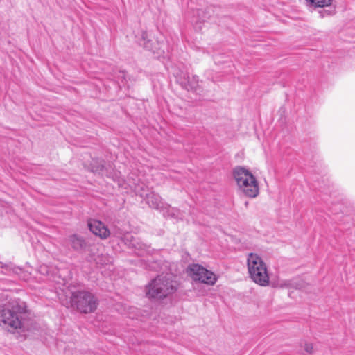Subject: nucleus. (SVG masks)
<instances>
[{
    "instance_id": "1",
    "label": "nucleus",
    "mask_w": 355,
    "mask_h": 355,
    "mask_svg": "<svg viewBox=\"0 0 355 355\" xmlns=\"http://www.w3.org/2000/svg\"><path fill=\"white\" fill-rule=\"evenodd\" d=\"M31 312L26 303L14 298L6 304H0V327L10 332L28 331L32 328Z\"/></svg>"
},
{
    "instance_id": "2",
    "label": "nucleus",
    "mask_w": 355,
    "mask_h": 355,
    "mask_svg": "<svg viewBox=\"0 0 355 355\" xmlns=\"http://www.w3.org/2000/svg\"><path fill=\"white\" fill-rule=\"evenodd\" d=\"M178 286V282L171 275H159L147 286L146 295L149 298L163 299L174 293Z\"/></svg>"
},
{
    "instance_id": "3",
    "label": "nucleus",
    "mask_w": 355,
    "mask_h": 355,
    "mask_svg": "<svg viewBox=\"0 0 355 355\" xmlns=\"http://www.w3.org/2000/svg\"><path fill=\"white\" fill-rule=\"evenodd\" d=\"M233 175L239 187L247 196L254 198L258 195V183L251 172L244 167L238 166L234 169Z\"/></svg>"
},
{
    "instance_id": "4",
    "label": "nucleus",
    "mask_w": 355,
    "mask_h": 355,
    "mask_svg": "<svg viewBox=\"0 0 355 355\" xmlns=\"http://www.w3.org/2000/svg\"><path fill=\"white\" fill-rule=\"evenodd\" d=\"M247 265L250 277L253 282L263 286L268 284L269 276L267 268L259 256L254 253L249 254Z\"/></svg>"
},
{
    "instance_id": "5",
    "label": "nucleus",
    "mask_w": 355,
    "mask_h": 355,
    "mask_svg": "<svg viewBox=\"0 0 355 355\" xmlns=\"http://www.w3.org/2000/svg\"><path fill=\"white\" fill-rule=\"evenodd\" d=\"M70 303L72 308L84 313L94 312L98 304L95 296L86 291L73 292Z\"/></svg>"
},
{
    "instance_id": "6",
    "label": "nucleus",
    "mask_w": 355,
    "mask_h": 355,
    "mask_svg": "<svg viewBox=\"0 0 355 355\" xmlns=\"http://www.w3.org/2000/svg\"><path fill=\"white\" fill-rule=\"evenodd\" d=\"M188 272L194 281L214 285L217 280L216 276L213 272L200 264H190L188 267Z\"/></svg>"
},
{
    "instance_id": "7",
    "label": "nucleus",
    "mask_w": 355,
    "mask_h": 355,
    "mask_svg": "<svg viewBox=\"0 0 355 355\" xmlns=\"http://www.w3.org/2000/svg\"><path fill=\"white\" fill-rule=\"evenodd\" d=\"M148 37V33L146 31H142L140 37H137V41L141 46L152 51L158 57L164 55L165 54V49L166 48L164 41H156L154 42Z\"/></svg>"
},
{
    "instance_id": "8",
    "label": "nucleus",
    "mask_w": 355,
    "mask_h": 355,
    "mask_svg": "<svg viewBox=\"0 0 355 355\" xmlns=\"http://www.w3.org/2000/svg\"><path fill=\"white\" fill-rule=\"evenodd\" d=\"M218 10H219L218 7L209 6L205 10L197 9L196 11L193 10L191 21L193 24L194 28L196 30H200L201 26L198 24L209 19Z\"/></svg>"
},
{
    "instance_id": "9",
    "label": "nucleus",
    "mask_w": 355,
    "mask_h": 355,
    "mask_svg": "<svg viewBox=\"0 0 355 355\" xmlns=\"http://www.w3.org/2000/svg\"><path fill=\"white\" fill-rule=\"evenodd\" d=\"M139 187H137L135 188L136 192L138 195H139L141 197L144 198L146 200V203L149 205V207L155 209H162L164 208H166L169 205L167 204H165L160 196L153 191H150L144 195V193L140 192L139 191Z\"/></svg>"
},
{
    "instance_id": "10",
    "label": "nucleus",
    "mask_w": 355,
    "mask_h": 355,
    "mask_svg": "<svg viewBox=\"0 0 355 355\" xmlns=\"http://www.w3.org/2000/svg\"><path fill=\"white\" fill-rule=\"evenodd\" d=\"M177 82L187 91H192L196 93H198L199 90V79L197 76H189L187 74H184L182 76H177Z\"/></svg>"
},
{
    "instance_id": "11",
    "label": "nucleus",
    "mask_w": 355,
    "mask_h": 355,
    "mask_svg": "<svg viewBox=\"0 0 355 355\" xmlns=\"http://www.w3.org/2000/svg\"><path fill=\"white\" fill-rule=\"evenodd\" d=\"M89 230L101 239H105L110 235V231L107 227L101 221L98 220H90L88 222Z\"/></svg>"
},
{
    "instance_id": "12",
    "label": "nucleus",
    "mask_w": 355,
    "mask_h": 355,
    "mask_svg": "<svg viewBox=\"0 0 355 355\" xmlns=\"http://www.w3.org/2000/svg\"><path fill=\"white\" fill-rule=\"evenodd\" d=\"M69 241L75 250H80L86 247V242L83 238L76 234L69 236Z\"/></svg>"
},
{
    "instance_id": "13",
    "label": "nucleus",
    "mask_w": 355,
    "mask_h": 355,
    "mask_svg": "<svg viewBox=\"0 0 355 355\" xmlns=\"http://www.w3.org/2000/svg\"><path fill=\"white\" fill-rule=\"evenodd\" d=\"M125 244L131 248H141L140 244L137 242V239L131 234H127L124 237Z\"/></svg>"
},
{
    "instance_id": "14",
    "label": "nucleus",
    "mask_w": 355,
    "mask_h": 355,
    "mask_svg": "<svg viewBox=\"0 0 355 355\" xmlns=\"http://www.w3.org/2000/svg\"><path fill=\"white\" fill-rule=\"evenodd\" d=\"M311 6L324 8L329 6L332 0H306Z\"/></svg>"
},
{
    "instance_id": "15",
    "label": "nucleus",
    "mask_w": 355,
    "mask_h": 355,
    "mask_svg": "<svg viewBox=\"0 0 355 355\" xmlns=\"http://www.w3.org/2000/svg\"><path fill=\"white\" fill-rule=\"evenodd\" d=\"M111 261H112V258L107 254H105V255L102 254L101 257H98V259H96V263L101 264V265H104V264L107 265L109 263H110Z\"/></svg>"
},
{
    "instance_id": "16",
    "label": "nucleus",
    "mask_w": 355,
    "mask_h": 355,
    "mask_svg": "<svg viewBox=\"0 0 355 355\" xmlns=\"http://www.w3.org/2000/svg\"><path fill=\"white\" fill-rule=\"evenodd\" d=\"M336 11L334 8H331L329 10H322L318 12L320 17L324 18L326 17H330L335 14Z\"/></svg>"
},
{
    "instance_id": "17",
    "label": "nucleus",
    "mask_w": 355,
    "mask_h": 355,
    "mask_svg": "<svg viewBox=\"0 0 355 355\" xmlns=\"http://www.w3.org/2000/svg\"><path fill=\"white\" fill-rule=\"evenodd\" d=\"M92 171L94 173H98L102 175H104V166L103 164H101L100 166H97L96 168L92 166Z\"/></svg>"
},
{
    "instance_id": "18",
    "label": "nucleus",
    "mask_w": 355,
    "mask_h": 355,
    "mask_svg": "<svg viewBox=\"0 0 355 355\" xmlns=\"http://www.w3.org/2000/svg\"><path fill=\"white\" fill-rule=\"evenodd\" d=\"M304 350L309 354H311L313 350V347L311 343H305L304 345Z\"/></svg>"
}]
</instances>
